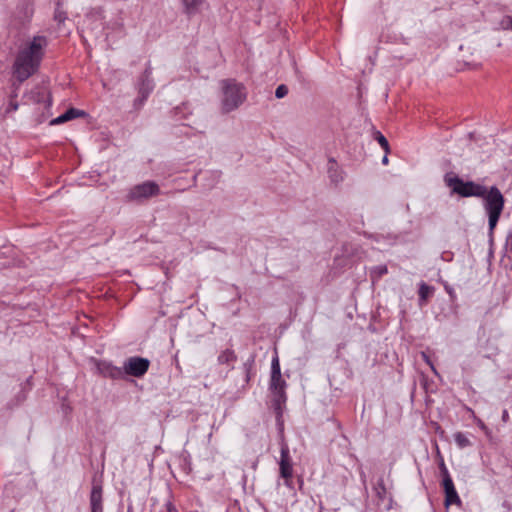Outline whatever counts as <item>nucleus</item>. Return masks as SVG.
<instances>
[{"label": "nucleus", "mask_w": 512, "mask_h": 512, "mask_svg": "<svg viewBox=\"0 0 512 512\" xmlns=\"http://www.w3.org/2000/svg\"><path fill=\"white\" fill-rule=\"evenodd\" d=\"M155 87L150 68L145 69L137 83L138 97L134 100V107L140 109Z\"/></svg>", "instance_id": "8"}, {"label": "nucleus", "mask_w": 512, "mask_h": 512, "mask_svg": "<svg viewBox=\"0 0 512 512\" xmlns=\"http://www.w3.org/2000/svg\"><path fill=\"white\" fill-rule=\"evenodd\" d=\"M67 19L66 12L60 9L59 4L54 13V20L58 22V24H62Z\"/></svg>", "instance_id": "24"}, {"label": "nucleus", "mask_w": 512, "mask_h": 512, "mask_svg": "<svg viewBox=\"0 0 512 512\" xmlns=\"http://www.w3.org/2000/svg\"><path fill=\"white\" fill-rule=\"evenodd\" d=\"M221 86V110L229 113L239 108L247 98L246 87L235 79H224Z\"/></svg>", "instance_id": "3"}, {"label": "nucleus", "mask_w": 512, "mask_h": 512, "mask_svg": "<svg viewBox=\"0 0 512 512\" xmlns=\"http://www.w3.org/2000/svg\"><path fill=\"white\" fill-rule=\"evenodd\" d=\"M440 472H441L442 480L446 479V477H451L449 474V471L443 461H441V463H440Z\"/></svg>", "instance_id": "29"}, {"label": "nucleus", "mask_w": 512, "mask_h": 512, "mask_svg": "<svg viewBox=\"0 0 512 512\" xmlns=\"http://www.w3.org/2000/svg\"><path fill=\"white\" fill-rule=\"evenodd\" d=\"M91 512H103L102 485L93 482L90 493Z\"/></svg>", "instance_id": "14"}, {"label": "nucleus", "mask_w": 512, "mask_h": 512, "mask_svg": "<svg viewBox=\"0 0 512 512\" xmlns=\"http://www.w3.org/2000/svg\"><path fill=\"white\" fill-rule=\"evenodd\" d=\"M374 139L379 143V145L385 151V153H389L390 147H389L388 140L385 138V136L381 132L375 131Z\"/></svg>", "instance_id": "23"}, {"label": "nucleus", "mask_w": 512, "mask_h": 512, "mask_svg": "<svg viewBox=\"0 0 512 512\" xmlns=\"http://www.w3.org/2000/svg\"><path fill=\"white\" fill-rule=\"evenodd\" d=\"M47 45V37L35 35L19 47L12 66L13 75L19 82L27 80L37 72Z\"/></svg>", "instance_id": "1"}, {"label": "nucleus", "mask_w": 512, "mask_h": 512, "mask_svg": "<svg viewBox=\"0 0 512 512\" xmlns=\"http://www.w3.org/2000/svg\"><path fill=\"white\" fill-rule=\"evenodd\" d=\"M33 14V2L31 0H21L13 13V21L18 25H25L30 22Z\"/></svg>", "instance_id": "11"}, {"label": "nucleus", "mask_w": 512, "mask_h": 512, "mask_svg": "<svg viewBox=\"0 0 512 512\" xmlns=\"http://www.w3.org/2000/svg\"><path fill=\"white\" fill-rule=\"evenodd\" d=\"M128 512H131L130 509H128Z\"/></svg>", "instance_id": "37"}, {"label": "nucleus", "mask_w": 512, "mask_h": 512, "mask_svg": "<svg viewBox=\"0 0 512 512\" xmlns=\"http://www.w3.org/2000/svg\"><path fill=\"white\" fill-rule=\"evenodd\" d=\"M166 510L167 512H178L176 507L171 502L166 504Z\"/></svg>", "instance_id": "32"}, {"label": "nucleus", "mask_w": 512, "mask_h": 512, "mask_svg": "<svg viewBox=\"0 0 512 512\" xmlns=\"http://www.w3.org/2000/svg\"><path fill=\"white\" fill-rule=\"evenodd\" d=\"M175 113H176V115L182 113L183 114V118H185L186 114L190 113L188 105L187 104H183L181 107H177L175 109ZM180 119H182V117L178 118V120H180Z\"/></svg>", "instance_id": "26"}, {"label": "nucleus", "mask_w": 512, "mask_h": 512, "mask_svg": "<svg viewBox=\"0 0 512 512\" xmlns=\"http://www.w3.org/2000/svg\"><path fill=\"white\" fill-rule=\"evenodd\" d=\"M434 288L427 285L425 282L419 284V305L422 306L426 303L427 299L433 294Z\"/></svg>", "instance_id": "16"}, {"label": "nucleus", "mask_w": 512, "mask_h": 512, "mask_svg": "<svg viewBox=\"0 0 512 512\" xmlns=\"http://www.w3.org/2000/svg\"><path fill=\"white\" fill-rule=\"evenodd\" d=\"M18 107H19L18 103L16 101L11 100L7 105L5 113L8 114V113L15 112V111H17Z\"/></svg>", "instance_id": "28"}, {"label": "nucleus", "mask_w": 512, "mask_h": 512, "mask_svg": "<svg viewBox=\"0 0 512 512\" xmlns=\"http://www.w3.org/2000/svg\"><path fill=\"white\" fill-rule=\"evenodd\" d=\"M149 366L150 361L147 358L132 356L123 363V373L124 375L141 378L146 374Z\"/></svg>", "instance_id": "10"}, {"label": "nucleus", "mask_w": 512, "mask_h": 512, "mask_svg": "<svg viewBox=\"0 0 512 512\" xmlns=\"http://www.w3.org/2000/svg\"><path fill=\"white\" fill-rule=\"evenodd\" d=\"M373 491L378 498L379 504L384 503L386 499H388V492L384 485V480L380 478L375 486L373 487Z\"/></svg>", "instance_id": "17"}, {"label": "nucleus", "mask_w": 512, "mask_h": 512, "mask_svg": "<svg viewBox=\"0 0 512 512\" xmlns=\"http://www.w3.org/2000/svg\"><path fill=\"white\" fill-rule=\"evenodd\" d=\"M442 487L445 493V505H460L461 499L455 489L453 480L451 477H446L442 480Z\"/></svg>", "instance_id": "13"}, {"label": "nucleus", "mask_w": 512, "mask_h": 512, "mask_svg": "<svg viewBox=\"0 0 512 512\" xmlns=\"http://www.w3.org/2000/svg\"><path fill=\"white\" fill-rule=\"evenodd\" d=\"M279 472L280 477H282L285 481V485L291 488L293 477V465L288 444L284 441L281 443L280 448Z\"/></svg>", "instance_id": "9"}, {"label": "nucleus", "mask_w": 512, "mask_h": 512, "mask_svg": "<svg viewBox=\"0 0 512 512\" xmlns=\"http://www.w3.org/2000/svg\"><path fill=\"white\" fill-rule=\"evenodd\" d=\"M388 269L386 265H378L371 268L370 275L373 281H377L383 275L387 274Z\"/></svg>", "instance_id": "21"}, {"label": "nucleus", "mask_w": 512, "mask_h": 512, "mask_svg": "<svg viewBox=\"0 0 512 512\" xmlns=\"http://www.w3.org/2000/svg\"><path fill=\"white\" fill-rule=\"evenodd\" d=\"M211 175H212L215 179H219V178H220L221 173H220L219 171H213V172H211Z\"/></svg>", "instance_id": "35"}, {"label": "nucleus", "mask_w": 512, "mask_h": 512, "mask_svg": "<svg viewBox=\"0 0 512 512\" xmlns=\"http://www.w3.org/2000/svg\"><path fill=\"white\" fill-rule=\"evenodd\" d=\"M453 437H454V441H455L456 445L460 449H463V448H466V447H469L472 445L468 436L463 432H456Z\"/></svg>", "instance_id": "19"}, {"label": "nucleus", "mask_w": 512, "mask_h": 512, "mask_svg": "<svg viewBox=\"0 0 512 512\" xmlns=\"http://www.w3.org/2000/svg\"><path fill=\"white\" fill-rule=\"evenodd\" d=\"M321 512V511H320Z\"/></svg>", "instance_id": "38"}, {"label": "nucleus", "mask_w": 512, "mask_h": 512, "mask_svg": "<svg viewBox=\"0 0 512 512\" xmlns=\"http://www.w3.org/2000/svg\"><path fill=\"white\" fill-rule=\"evenodd\" d=\"M466 410L471 414L473 420L476 422V424L481 428V429H484L485 428V424L483 423V421L479 418L476 417L474 411L469 408V407H466Z\"/></svg>", "instance_id": "27"}, {"label": "nucleus", "mask_w": 512, "mask_h": 512, "mask_svg": "<svg viewBox=\"0 0 512 512\" xmlns=\"http://www.w3.org/2000/svg\"><path fill=\"white\" fill-rule=\"evenodd\" d=\"M288 94V88L285 85H279L275 90V96L278 99L285 97Z\"/></svg>", "instance_id": "25"}, {"label": "nucleus", "mask_w": 512, "mask_h": 512, "mask_svg": "<svg viewBox=\"0 0 512 512\" xmlns=\"http://www.w3.org/2000/svg\"><path fill=\"white\" fill-rule=\"evenodd\" d=\"M17 398L19 402H22L26 398V394L24 392H21V394H19Z\"/></svg>", "instance_id": "33"}, {"label": "nucleus", "mask_w": 512, "mask_h": 512, "mask_svg": "<svg viewBox=\"0 0 512 512\" xmlns=\"http://www.w3.org/2000/svg\"><path fill=\"white\" fill-rule=\"evenodd\" d=\"M236 360V355L233 350L226 349L222 351L218 356V362L220 364H230Z\"/></svg>", "instance_id": "20"}, {"label": "nucleus", "mask_w": 512, "mask_h": 512, "mask_svg": "<svg viewBox=\"0 0 512 512\" xmlns=\"http://www.w3.org/2000/svg\"><path fill=\"white\" fill-rule=\"evenodd\" d=\"M446 184L451 188L453 193H456L462 197H478L484 195L486 186L475 183L473 181H463L461 178L455 175H446Z\"/></svg>", "instance_id": "5"}, {"label": "nucleus", "mask_w": 512, "mask_h": 512, "mask_svg": "<svg viewBox=\"0 0 512 512\" xmlns=\"http://www.w3.org/2000/svg\"><path fill=\"white\" fill-rule=\"evenodd\" d=\"M422 357H423L424 361H425V362L430 366V368H431V370L434 372V374H436V375H437V374H438V372H437V370H436V368H435L434 364L431 362L430 358L428 357V355H427V354H425V353H422Z\"/></svg>", "instance_id": "30"}, {"label": "nucleus", "mask_w": 512, "mask_h": 512, "mask_svg": "<svg viewBox=\"0 0 512 512\" xmlns=\"http://www.w3.org/2000/svg\"><path fill=\"white\" fill-rule=\"evenodd\" d=\"M85 115V112L79 109L70 108L63 114L59 115L58 117L51 120V125H59L62 123H65L67 121H70L72 119L82 117Z\"/></svg>", "instance_id": "15"}, {"label": "nucleus", "mask_w": 512, "mask_h": 512, "mask_svg": "<svg viewBox=\"0 0 512 512\" xmlns=\"http://www.w3.org/2000/svg\"><path fill=\"white\" fill-rule=\"evenodd\" d=\"M104 16L100 9L93 10L84 19L85 29L91 31L96 38L103 37L110 46L124 35V24L121 18H114L103 23Z\"/></svg>", "instance_id": "2"}, {"label": "nucleus", "mask_w": 512, "mask_h": 512, "mask_svg": "<svg viewBox=\"0 0 512 512\" xmlns=\"http://www.w3.org/2000/svg\"><path fill=\"white\" fill-rule=\"evenodd\" d=\"M509 418V415H508V411L507 410H504L503 413H502V419L503 421H507Z\"/></svg>", "instance_id": "34"}, {"label": "nucleus", "mask_w": 512, "mask_h": 512, "mask_svg": "<svg viewBox=\"0 0 512 512\" xmlns=\"http://www.w3.org/2000/svg\"><path fill=\"white\" fill-rule=\"evenodd\" d=\"M187 13H193L198 6H200L203 0H180Z\"/></svg>", "instance_id": "22"}, {"label": "nucleus", "mask_w": 512, "mask_h": 512, "mask_svg": "<svg viewBox=\"0 0 512 512\" xmlns=\"http://www.w3.org/2000/svg\"><path fill=\"white\" fill-rule=\"evenodd\" d=\"M328 173L329 178L334 183H339L343 180L342 171L338 169L336 162L332 159L329 161Z\"/></svg>", "instance_id": "18"}, {"label": "nucleus", "mask_w": 512, "mask_h": 512, "mask_svg": "<svg viewBox=\"0 0 512 512\" xmlns=\"http://www.w3.org/2000/svg\"><path fill=\"white\" fill-rule=\"evenodd\" d=\"M503 25L512 31V16H507L503 21Z\"/></svg>", "instance_id": "31"}, {"label": "nucleus", "mask_w": 512, "mask_h": 512, "mask_svg": "<svg viewBox=\"0 0 512 512\" xmlns=\"http://www.w3.org/2000/svg\"><path fill=\"white\" fill-rule=\"evenodd\" d=\"M269 388L273 393L277 405H280L285 401V388L286 382L282 378L280 361L277 353L272 358L271 361V376H270V385Z\"/></svg>", "instance_id": "6"}, {"label": "nucleus", "mask_w": 512, "mask_h": 512, "mask_svg": "<svg viewBox=\"0 0 512 512\" xmlns=\"http://www.w3.org/2000/svg\"><path fill=\"white\" fill-rule=\"evenodd\" d=\"M482 199V207L488 217L489 233L492 234L500 216L504 210L505 199L501 191L496 186L486 188Z\"/></svg>", "instance_id": "4"}, {"label": "nucleus", "mask_w": 512, "mask_h": 512, "mask_svg": "<svg viewBox=\"0 0 512 512\" xmlns=\"http://www.w3.org/2000/svg\"><path fill=\"white\" fill-rule=\"evenodd\" d=\"M387 154H388V153H386V154L384 155V157L382 158V163H383L384 165H387V164H388V161H389V160H388V156H387Z\"/></svg>", "instance_id": "36"}, {"label": "nucleus", "mask_w": 512, "mask_h": 512, "mask_svg": "<svg viewBox=\"0 0 512 512\" xmlns=\"http://www.w3.org/2000/svg\"><path fill=\"white\" fill-rule=\"evenodd\" d=\"M160 194V186L155 181H144L131 187L126 195L128 201L143 202Z\"/></svg>", "instance_id": "7"}, {"label": "nucleus", "mask_w": 512, "mask_h": 512, "mask_svg": "<svg viewBox=\"0 0 512 512\" xmlns=\"http://www.w3.org/2000/svg\"><path fill=\"white\" fill-rule=\"evenodd\" d=\"M98 372L107 378L122 379L124 377L123 367H117L109 361H99L97 363Z\"/></svg>", "instance_id": "12"}]
</instances>
